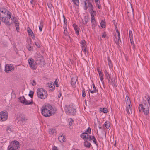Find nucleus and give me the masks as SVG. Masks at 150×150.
<instances>
[{"label": "nucleus", "mask_w": 150, "mask_h": 150, "mask_svg": "<svg viewBox=\"0 0 150 150\" xmlns=\"http://www.w3.org/2000/svg\"><path fill=\"white\" fill-rule=\"evenodd\" d=\"M100 26L101 28H104L105 27V22L103 20H102L100 23Z\"/></svg>", "instance_id": "obj_24"}, {"label": "nucleus", "mask_w": 150, "mask_h": 150, "mask_svg": "<svg viewBox=\"0 0 150 150\" xmlns=\"http://www.w3.org/2000/svg\"><path fill=\"white\" fill-rule=\"evenodd\" d=\"M146 101L148 102L149 105H150V98L149 97H148L146 99Z\"/></svg>", "instance_id": "obj_45"}, {"label": "nucleus", "mask_w": 150, "mask_h": 150, "mask_svg": "<svg viewBox=\"0 0 150 150\" xmlns=\"http://www.w3.org/2000/svg\"><path fill=\"white\" fill-rule=\"evenodd\" d=\"M100 111L104 113H106L108 112L107 109L106 108H101L100 109Z\"/></svg>", "instance_id": "obj_26"}, {"label": "nucleus", "mask_w": 150, "mask_h": 150, "mask_svg": "<svg viewBox=\"0 0 150 150\" xmlns=\"http://www.w3.org/2000/svg\"><path fill=\"white\" fill-rule=\"evenodd\" d=\"M26 47L28 50L30 51H32L33 50V47L30 45H28Z\"/></svg>", "instance_id": "obj_31"}, {"label": "nucleus", "mask_w": 150, "mask_h": 150, "mask_svg": "<svg viewBox=\"0 0 150 150\" xmlns=\"http://www.w3.org/2000/svg\"><path fill=\"white\" fill-rule=\"evenodd\" d=\"M64 18V25L63 27H67V21L64 15L63 16Z\"/></svg>", "instance_id": "obj_22"}, {"label": "nucleus", "mask_w": 150, "mask_h": 150, "mask_svg": "<svg viewBox=\"0 0 150 150\" xmlns=\"http://www.w3.org/2000/svg\"><path fill=\"white\" fill-rule=\"evenodd\" d=\"M54 83L55 84V85H56V86L57 87H58V82H57V80H55V82H54Z\"/></svg>", "instance_id": "obj_54"}, {"label": "nucleus", "mask_w": 150, "mask_h": 150, "mask_svg": "<svg viewBox=\"0 0 150 150\" xmlns=\"http://www.w3.org/2000/svg\"><path fill=\"white\" fill-rule=\"evenodd\" d=\"M52 150H58L57 147L54 146V147H53Z\"/></svg>", "instance_id": "obj_56"}, {"label": "nucleus", "mask_w": 150, "mask_h": 150, "mask_svg": "<svg viewBox=\"0 0 150 150\" xmlns=\"http://www.w3.org/2000/svg\"><path fill=\"white\" fill-rule=\"evenodd\" d=\"M0 20L7 25H10L14 22L17 31H19V27L18 20L6 8H2L0 9Z\"/></svg>", "instance_id": "obj_1"}, {"label": "nucleus", "mask_w": 150, "mask_h": 150, "mask_svg": "<svg viewBox=\"0 0 150 150\" xmlns=\"http://www.w3.org/2000/svg\"><path fill=\"white\" fill-rule=\"evenodd\" d=\"M127 106H126V111L128 114H130L132 113V105H130L129 108H127Z\"/></svg>", "instance_id": "obj_19"}, {"label": "nucleus", "mask_w": 150, "mask_h": 150, "mask_svg": "<svg viewBox=\"0 0 150 150\" xmlns=\"http://www.w3.org/2000/svg\"><path fill=\"white\" fill-rule=\"evenodd\" d=\"M27 30L29 34L32 36L33 33L30 28L29 27H28L27 28Z\"/></svg>", "instance_id": "obj_29"}, {"label": "nucleus", "mask_w": 150, "mask_h": 150, "mask_svg": "<svg viewBox=\"0 0 150 150\" xmlns=\"http://www.w3.org/2000/svg\"><path fill=\"white\" fill-rule=\"evenodd\" d=\"M37 94L38 98L41 99L46 98L48 96L47 91L42 88H39L37 89Z\"/></svg>", "instance_id": "obj_4"}, {"label": "nucleus", "mask_w": 150, "mask_h": 150, "mask_svg": "<svg viewBox=\"0 0 150 150\" xmlns=\"http://www.w3.org/2000/svg\"><path fill=\"white\" fill-rule=\"evenodd\" d=\"M20 102L24 105H30L33 104V101H28L26 100L24 96L20 97L19 98Z\"/></svg>", "instance_id": "obj_8"}, {"label": "nucleus", "mask_w": 150, "mask_h": 150, "mask_svg": "<svg viewBox=\"0 0 150 150\" xmlns=\"http://www.w3.org/2000/svg\"><path fill=\"white\" fill-rule=\"evenodd\" d=\"M41 110L42 115L45 117H49L52 115L56 112L55 110L49 104L43 106Z\"/></svg>", "instance_id": "obj_2"}, {"label": "nucleus", "mask_w": 150, "mask_h": 150, "mask_svg": "<svg viewBox=\"0 0 150 150\" xmlns=\"http://www.w3.org/2000/svg\"><path fill=\"white\" fill-rule=\"evenodd\" d=\"M89 140H92L93 143L96 145H97L96 140L94 136L91 137L90 136H89Z\"/></svg>", "instance_id": "obj_21"}, {"label": "nucleus", "mask_w": 150, "mask_h": 150, "mask_svg": "<svg viewBox=\"0 0 150 150\" xmlns=\"http://www.w3.org/2000/svg\"><path fill=\"white\" fill-rule=\"evenodd\" d=\"M10 145L13 147L15 150L17 149L19 146V143L16 141L11 142H10Z\"/></svg>", "instance_id": "obj_12"}, {"label": "nucleus", "mask_w": 150, "mask_h": 150, "mask_svg": "<svg viewBox=\"0 0 150 150\" xmlns=\"http://www.w3.org/2000/svg\"><path fill=\"white\" fill-rule=\"evenodd\" d=\"M97 92L96 89H95L94 90L93 89V90H91L90 91V92L91 93H96Z\"/></svg>", "instance_id": "obj_49"}, {"label": "nucleus", "mask_w": 150, "mask_h": 150, "mask_svg": "<svg viewBox=\"0 0 150 150\" xmlns=\"http://www.w3.org/2000/svg\"><path fill=\"white\" fill-rule=\"evenodd\" d=\"M90 136L86 132L83 133L80 135V137L83 139L85 141H87L88 140Z\"/></svg>", "instance_id": "obj_13"}, {"label": "nucleus", "mask_w": 150, "mask_h": 150, "mask_svg": "<svg viewBox=\"0 0 150 150\" xmlns=\"http://www.w3.org/2000/svg\"><path fill=\"white\" fill-rule=\"evenodd\" d=\"M84 145L85 147L89 148L90 147L91 144L87 141H85V142H84Z\"/></svg>", "instance_id": "obj_30"}, {"label": "nucleus", "mask_w": 150, "mask_h": 150, "mask_svg": "<svg viewBox=\"0 0 150 150\" xmlns=\"http://www.w3.org/2000/svg\"><path fill=\"white\" fill-rule=\"evenodd\" d=\"M82 50L84 53H86V47H82Z\"/></svg>", "instance_id": "obj_46"}, {"label": "nucleus", "mask_w": 150, "mask_h": 150, "mask_svg": "<svg viewBox=\"0 0 150 150\" xmlns=\"http://www.w3.org/2000/svg\"><path fill=\"white\" fill-rule=\"evenodd\" d=\"M11 96L12 98H14L16 97V95L14 92H12L11 94Z\"/></svg>", "instance_id": "obj_51"}, {"label": "nucleus", "mask_w": 150, "mask_h": 150, "mask_svg": "<svg viewBox=\"0 0 150 150\" xmlns=\"http://www.w3.org/2000/svg\"><path fill=\"white\" fill-rule=\"evenodd\" d=\"M89 12L91 14V18H95V17L96 15V11L93 10V8L89 11Z\"/></svg>", "instance_id": "obj_14"}, {"label": "nucleus", "mask_w": 150, "mask_h": 150, "mask_svg": "<svg viewBox=\"0 0 150 150\" xmlns=\"http://www.w3.org/2000/svg\"><path fill=\"white\" fill-rule=\"evenodd\" d=\"M74 3L76 5L78 6L79 4V0H72Z\"/></svg>", "instance_id": "obj_35"}, {"label": "nucleus", "mask_w": 150, "mask_h": 150, "mask_svg": "<svg viewBox=\"0 0 150 150\" xmlns=\"http://www.w3.org/2000/svg\"><path fill=\"white\" fill-rule=\"evenodd\" d=\"M106 36V34L105 33H104L102 34V37L103 38H105Z\"/></svg>", "instance_id": "obj_50"}, {"label": "nucleus", "mask_w": 150, "mask_h": 150, "mask_svg": "<svg viewBox=\"0 0 150 150\" xmlns=\"http://www.w3.org/2000/svg\"><path fill=\"white\" fill-rule=\"evenodd\" d=\"M82 96L83 97H84L86 96L85 93V90L84 89H83L82 91Z\"/></svg>", "instance_id": "obj_40"}, {"label": "nucleus", "mask_w": 150, "mask_h": 150, "mask_svg": "<svg viewBox=\"0 0 150 150\" xmlns=\"http://www.w3.org/2000/svg\"><path fill=\"white\" fill-rule=\"evenodd\" d=\"M129 37L130 40L133 39V37L132 32L131 31H129Z\"/></svg>", "instance_id": "obj_33"}, {"label": "nucleus", "mask_w": 150, "mask_h": 150, "mask_svg": "<svg viewBox=\"0 0 150 150\" xmlns=\"http://www.w3.org/2000/svg\"><path fill=\"white\" fill-rule=\"evenodd\" d=\"M93 89L94 90L95 89H96L95 85L93 84Z\"/></svg>", "instance_id": "obj_58"}, {"label": "nucleus", "mask_w": 150, "mask_h": 150, "mask_svg": "<svg viewBox=\"0 0 150 150\" xmlns=\"http://www.w3.org/2000/svg\"><path fill=\"white\" fill-rule=\"evenodd\" d=\"M80 43L81 44L82 47H87L86 43L85 40H81Z\"/></svg>", "instance_id": "obj_23"}, {"label": "nucleus", "mask_w": 150, "mask_h": 150, "mask_svg": "<svg viewBox=\"0 0 150 150\" xmlns=\"http://www.w3.org/2000/svg\"><path fill=\"white\" fill-rule=\"evenodd\" d=\"M139 109L140 112H143L146 115L149 114V107L146 100H143L142 103L139 105Z\"/></svg>", "instance_id": "obj_3"}, {"label": "nucleus", "mask_w": 150, "mask_h": 150, "mask_svg": "<svg viewBox=\"0 0 150 150\" xmlns=\"http://www.w3.org/2000/svg\"><path fill=\"white\" fill-rule=\"evenodd\" d=\"M8 150H15L13 148V147H12L10 145H9V146H8Z\"/></svg>", "instance_id": "obj_43"}, {"label": "nucleus", "mask_w": 150, "mask_h": 150, "mask_svg": "<svg viewBox=\"0 0 150 150\" xmlns=\"http://www.w3.org/2000/svg\"><path fill=\"white\" fill-rule=\"evenodd\" d=\"M99 1V0H95V2H97V1Z\"/></svg>", "instance_id": "obj_60"}, {"label": "nucleus", "mask_w": 150, "mask_h": 150, "mask_svg": "<svg viewBox=\"0 0 150 150\" xmlns=\"http://www.w3.org/2000/svg\"><path fill=\"white\" fill-rule=\"evenodd\" d=\"M35 45L38 48L40 47V45L39 44L38 42H35Z\"/></svg>", "instance_id": "obj_53"}, {"label": "nucleus", "mask_w": 150, "mask_h": 150, "mask_svg": "<svg viewBox=\"0 0 150 150\" xmlns=\"http://www.w3.org/2000/svg\"><path fill=\"white\" fill-rule=\"evenodd\" d=\"M87 20H85V23H84V24H86L87 23Z\"/></svg>", "instance_id": "obj_59"}, {"label": "nucleus", "mask_w": 150, "mask_h": 150, "mask_svg": "<svg viewBox=\"0 0 150 150\" xmlns=\"http://www.w3.org/2000/svg\"><path fill=\"white\" fill-rule=\"evenodd\" d=\"M91 20L92 25V27L93 28H94L97 24L95 18H91Z\"/></svg>", "instance_id": "obj_20"}, {"label": "nucleus", "mask_w": 150, "mask_h": 150, "mask_svg": "<svg viewBox=\"0 0 150 150\" xmlns=\"http://www.w3.org/2000/svg\"><path fill=\"white\" fill-rule=\"evenodd\" d=\"M88 8L89 11L93 8V6L89 0H86L85 2V9L87 10Z\"/></svg>", "instance_id": "obj_10"}, {"label": "nucleus", "mask_w": 150, "mask_h": 150, "mask_svg": "<svg viewBox=\"0 0 150 150\" xmlns=\"http://www.w3.org/2000/svg\"><path fill=\"white\" fill-rule=\"evenodd\" d=\"M0 150H3V149L2 146V144L0 143Z\"/></svg>", "instance_id": "obj_55"}, {"label": "nucleus", "mask_w": 150, "mask_h": 150, "mask_svg": "<svg viewBox=\"0 0 150 150\" xmlns=\"http://www.w3.org/2000/svg\"><path fill=\"white\" fill-rule=\"evenodd\" d=\"M74 29L75 30L76 33L77 35L79 34V30H78V27H77V28H74Z\"/></svg>", "instance_id": "obj_44"}, {"label": "nucleus", "mask_w": 150, "mask_h": 150, "mask_svg": "<svg viewBox=\"0 0 150 150\" xmlns=\"http://www.w3.org/2000/svg\"><path fill=\"white\" fill-rule=\"evenodd\" d=\"M58 139L60 142L62 143L66 141L65 137L63 135H61L59 136Z\"/></svg>", "instance_id": "obj_17"}, {"label": "nucleus", "mask_w": 150, "mask_h": 150, "mask_svg": "<svg viewBox=\"0 0 150 150\" xmlns=\"http://www.w3.org/2000/svg\"><path fill=\"white\" fill-rule=\"evenodd\" d=\"M31 83L33 86H35L36 84V82L34 80H33L32 81Z\"/></svg>", "instance_id": "obj_52"}, {"label": "nucleus", "mask_w": 150, "mask_h": 150, "mask_svg": "<svg viewBox=\"0 0 150 150\" xmlns=\"http://www.w3.org/2000/svg\"><path fill=\"white\" fill-rule=\"evenodd\" d=\"M115 29L116 33H115V38H114V41L115 43L117 44L119 43L120 41L121 42L120 34L117 27L115 28Z\"/></svg>", "instance_id": "obj_9"}, {"label": "nucleus", "mask_w": 150, "mask_h": 150, "mask_svg": "<svg viewBox=\"0 0 150 150\" xmlns=\"http://www.w3.org/2000/svg\"><path fill=\"white\" fill-rule=\"evenodd\" d=\"M30 66L32 69H35L36 68V63L32 58H30L28 60Z\"/></svg>", "instance_id": "obj_11"}, {"label": "nucleus", "mask_w": 150, "mask_h": 150, "mask_svg": "<svg viewBox=\"0 0 150 150\" xmlns=\"http://www.w3.org/2000/svg\"><path fill=\"white\" fill-rule=\"evenodd\" d=\"M27 120V118L26 117L24 116H22L21 118V121L23 122L24 123L25 122H26Z\"/></svg>", "instance_id": "obj_27"}, {"label": "nucleus", "mask_w": 150, "mask_h": 150, "mask_svg": "<svg viewBox=\"0 0 150 150\" xmlns=\"http://www.w3.org/2000/svg\"><path fill=\"white\" fill-rule=\"evenodd\" d=\"M6 131L8 133H10L11 132V129L9 127H7L6 129Z\"/></svg>", "instance_id": "obj_42"}, {"label": "nucleus", "mask_w": 150, "mask_h": 150, "mask_svg": "<svg viewBox=\"0 0 150 150\" xmlns=\"http://www.w3.org/2000/svg\"><path fill=\"white\" fill-rule=\"evenodd\" d=\"M105 125L107 129L109 128L110 127V123L108 121H106L105 123Z\"/></svg>", "instance_id": "obj_34"}, {"label": "nucleus", "mask_w": 150, "mask_h": 150, "mask_svg": "<svg viewBox=\"0 0 150 150\" xmlns=\"http://www.w3.org/2000/svg\"><path fill=\"white\" fill-rule=\"evenodd\" d=\"M77 77L76 76L72 77L71 80V84L73 87L75 85L76 81L77 80Z\"/></svg>", "instance_id": "obj_18"}, {"label": "nucleus", "mask_w": 150, "mask_h": 150, "mask_svg": "<svg viewBox=\"0 0 150 150\" xmlns=\"http://www.w3.org/2000/svg\"><path fill=\"white\" fill-rule=\"evenodd\" d=\"M73 121L71 119H69V127L71 129L72 128V126L73 124Z\"/></svg>", "instance_id": "obj_25"}, {"label": "nucleus", "mask_w": 150, "mask_h": 150, "mask_svg": "<svg viewBox=\"0 0 150 150\" xmlns=\"http://www.w3.org/2000/svg\"><path fill=\"white\" fill-rule=\"evenodd\" d=\"M55 132V130L54 129H51L50 130L49 133L52 134H54Z\"/></svg>", "instance_id": "obj_39"}, {"label": "nucleus", "mask_w": 150, "mask_h": 150, "mask_svg": "<svg viewBox=\"0 0 150 150\" xmlns=\"http://www.w3.org/2000/svg\"><path fill=\"white\" fill-rule=\"evenodd\" d=\"M96 4L99 9H100L101 8L100 4L99 1L95 2Z\"/></svg>", "instance_id": "obj_38"}, {"label": "nucleus", "mask_w": 150, "mask_h": 150, "mask_svg": "<svg viewBox=\"0 0 150 150\" xmlns=\"http://www.w3.org/2000/svg\"><path fill=\"white\" fill-rule=\"evenodd\" d=\"M33 94H34L33 91H30V92H29V93L28 94V95L31 98H32V97H33Z\"/></svg>", "instance_id": "obj_36"}, {"label": "nucleus", "mask_w": 150, "mask_h": 150, "mask_svg": "<svg viewBox=\"0 0 150 150\" xmlns=\"http://www.w3.org/2000/svg\"><path fill=\"white\" fill-rule=\"evenodd\" d=\"M103 76H104V75L99 76L100 80L102 82H103V79H104Z\"/></svg>", "instance_id": "obj_47"}, {"label": "nucleus", "mask_w": 150, "mask_h": 150, "mask_svg": "<svg viewBox=\"0 0 150 150\" xmlns=\"http://www.w3.org/2000/svg\"><path fill=\"white\" fill-rule=\"evenodd\" d=\"M130 40V42L133 48H134V46H135V45H134L133 39H131V40Z\"/></svg>", "instance_id": "obj_41"}, {"label": "nucleus", "mask_w": 150, "mask_h": 150, "mask_svg": "<svg viewBox=\"0 0 150 150\" xmlns=\"http://www.w3.org/2000/svg\"><path fill=\"white\" fill-rule=\"evenodd\" d=\"M64 29V33L65 35L67 36H68L69 33L67 31V27H63Z\"/></svg>", "instance_id": "obj_28"}, {"label": "nucleus", "mask_w": 150, "mask_h": 150, "mask_svg": "<svg viewBox=\"0 0 150 150\" xmlns=\"http://www.w3.org/2000/svg\"><path fill=\"white\" fill-rule=\"evenodd\" d=\"M73 26L74 28V29L75 28H77L78 27L77 26V25L75 24H74L73 25Z\"/></svg>", "instance_id": "obj_57"}, {"label": "nucleus", "mask_w": 150, "mask_h": 150, "mask_svg": "<svg viewBox=\"0 0 150 150\" xmlns=\"http://www.w3.org/2000/svg\"><path fill=\"white\" fill-rule=\"evenodd\" d=\"M43 25L42 23H40V25L39 26V29L40 32L42 31V28L43 27Z\"/></svg>", "instance_id": "obj_32"}, {"label": "nucleus", "mask_w": 150, "mask_h": 150, "mask_svg": "<svg viewBox=\"0 0 150 150\" xmlns=\"http://www.w3.org/2000/svg\"><path fill=\"white\" fill-rule=\"evenodd\" d=\"M14 66L10 64H8L5 66V72L6 73H9L12 71L14 70Z\"/></svg>", "instance_id": "obj_7"}, {"label": "nucleus", "mask_w": 150, "mask_h": 150, "mask_svg": "<svg viewBox=\"0 0 150 150\" xmlns=\"http://www.w3.org/2000/svg\"><path fill=\"white\" fill-rule=\"evenodd\" d=\"M125 101L126 104V106H127V108H129L130 105H131L130 100L128 96H126L125 98Z\"/></svg>", "instance_id": "obj_16"}, {"label": "nucleus", "mask_w": 150, "mask_h": 150, "mask_svg": "<svg viewBox=\"0 0 150 150\" xmlns=\"http://www.w3.org/2000/svg\"><path fill=\"white\" fill-rule=\"evenodd\" d=\"M64 109L67 115H74L75 114L76 110L73 104L65 106Z\"/></svg>", "instance_id": "obj_5"}, {"label": "nucleus", "mask_w": 150, "mask_h": 150, "mask_svg": "<svg viewBox=\"0 0 150 150\" xmlns=\"http://www.w3.org/2000/svg\"><path fill=\"white\" fill-rule=\"evenodd\" d=\"M49 88V91H54L55 89V86L52 82L48 83V84Z\"/></svg>", "instance_id": "obj_15"}, {"label": "nucleus", "mask_w": 150, "mask_h": 150, "mask_svg": "<svg viewBox=\"0 0 150 150\" xmlns=\"http://www.w3.org/2000/svg\"><path fill=\"white\" fill-rule=\"evenodd\" d=\"M86 132H88L89 134H91V130L90 128L89 127Z\"/></svg>", "instance_id": "obj_48"}, {"label": "nucleus", "mask_w": 150, "mask_h": 150, "mask_svg": "<svg viewBox=\"0 0 150 150\" xmlns=\"http://www.w3.org/2000/svg\"><path fill=\"white\" fill-rule=\"evenodd\" d=\"M8 114L6 111H3L0 112V121L4 122L7 120Z\"/></svg>", "instance_id": "obj_6"}, {"label": "nucleus", "mask_w": 150, "mask_h": 150, "mask_svg": "<svg viewBox=\"0 0 150 150\" xmlns=\"http://www.w3.org/2000/svg\"><path fill=\"white\" fill-rule=\"evenodd\" d=\"M97 70L98 71V73L99 76L103 75V74L102 72L99 69V68H98L97 69Z\"/></svg>", "instance_id": "obj_37"}]
</instances>
